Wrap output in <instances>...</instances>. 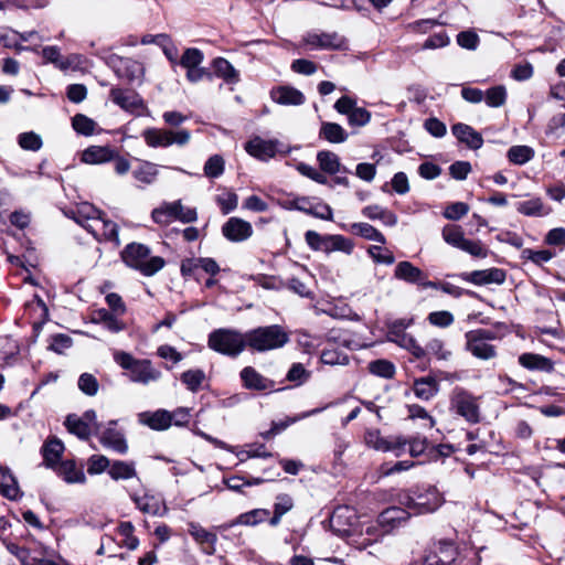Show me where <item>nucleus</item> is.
<instances>
[{"instance_id": "1", "label": "nucleus", "mask_w": 565, "mask_h": 565, "mask_svg": "<svg viewBox=\"0 0 565 565\" xmlns=\"http://www.w3.org/2000/svg\"><path fill=\"white\" fill-rule=\"evenodd\" d=\"M150 248L141 243H129L120 253L126 266L138 270L146 277H151L160 271L166 260L161 256H151Z\"/></svg>"}, {"instance_id": "2", "label": "nucleus", "mask_w": 565, "mask_h": 565, "mask_svg": "<svg viewBox=\"0 0 565 565\" xmlns=\"http://www.w3.org/2000/svg\"><path fill=\"white\" fill-rule=\"evenodd\" d=\"M113 356L121 369L129 372V380L134 383L148 385L161 379V371L156 369L148 359H136L125 351H115Z\"/></svg>"}, {"instance_id": "3", "label": "nucleus", "mask_w": 565, "mask_h": 565, "mask_svg": "<svg viewBox=\"0 0 565 565\" xmlns=\"http://www.w3.org/2000/svg\"><path fill=\"white\" fill-rule=\"evenodd\" d=\"M443 497L433 486L416 487L401 495L399 502L412 514H425L436 511L443 504Z\"/></svg>"}, {"instance_id": "4", "label": "nucleus", "mask_w": 565, "mask_h": 565, "mask_svg": "<svg viewBox=\"0 0 565 565\" xmlns=\"http://www.w3.org/2000/svg\"><path fill=\"white\" fill-rule=\"evenodd\" d=\"M245 334L246 348L257 352L282 348L289 340L287 332L278 324L258 327Z\"/></svg>"}, {"instance_id": "5", "label": "nucleus", "mask_w": 565, "mask_h": 565, "mask_svg": "<svg viewBox=\"0 0 565 565\" xmlns=\"http://www.w3.org/2000/svg\"><path fill=\"white\" fill-rule=\"evenodd\" d=\"M207 345L217 353L236 358L246 348V334L234 329H216L209 334Z\"/></svg>"}, {"instance_id": "6", "label": "nucleus", "mask_w": 565, "mask_h": 565, "mask_svg": "<svg viewBox=\"0 0 565 565\" xmlns=\"http://www.w3.org/2000/svg\"><path fill=\"white\" fill-rule=\"evenodd\" d=\"M146 145L150 148H168L172 145L185 146L191 139V132L186 129L147 128L141 132Z\"/></svg>"}, {"instance_id": "7", "label": "nucleus", "mask_w": 565, "mask_h": 565, "mask_svg": "<svg viewBox=\"0 0 565 565\" xmlns=\"http://www.w3.org/2000/svg\"><path fill=\"white\" fill-rule=\"evenodd\" d=\"M479 398L462 387H455L450 395V408L470 424L481 419Z\"/></svg>"}, {"instance_id": "8", "label": "nucleus", "mask_w": 565, "mask_h": 565, "mask_svg": "<svg viewBox=\"0 0 565 565\" xmlns=\"http://www.w3.org/2000/svg\"><path fill=\"white\" fill-rule=\"evenodd\" d=\"M245 151L259 161H268L277 154L287 156L290 152V147L286 146L278 139H264L259 136H254L245 146Z\"/></svg>"}, {"instance_id": "9", "label": "nucleus", "mask_w": 565, "mask_h": 565, "mask_svg": "<svg viewBox=\"0 0 565 565\" xmlns=\"http://www.w3.org/2000/svg\"><path fill=\"white\" fill-rule=\"evenodd\" d=\"M413 323L412 319H398L388 324L387 339L401 348L409 351L416 359L426 356L424 348L406 332V329Z\"/></svg>"}, {"instance_id": "10", "label": "nucleus", "mask_w": 565, "mask_h": 565, "mask_svg": "<svg viewBox=\"0 0 565 565\" xmlns=\"http://www.w3.org/2000/svg\"><path fill=\"white\" fill-rule=\"evenodd\" d=\"M154 223L160 225L169 224L172 220H178L182 223H192L196 221L198 213L193 207L184 206L181 201L163 203L154 209L151 213Z\"/></svg>"}, {"instance_id": "11", "label": "nucleus", "mask_w": 565, "mask_h": 565, "mask_svg": "<svg viewBox=\"0 0 565 565\" xmlns=\"http://www.w3.org/2000/svg\"><path fill=\"white\" fill-rule=\"evenodd\" d=\"M364 443L369 448L382 452H393L396 457L402 456L406 449V438L404 436L383 437L376 428L365 430Z\"/></svg>"}, {"instance_id": "12", "label": "nucleus", "mask_w": 565, "mask_h": 565, "mask_svg": "<svg viewBox=\"0 0 565 565\" xmlns=\"http://www.w3.org/2000/svg\"><path fill=\"white\" fill-rule=\"evenodd\" d=\"M109 98L114 104L129 114L141 116L147 111L143 99L134 90L113 87L109 92Z\"/></svg>"}, {"instance_id": "13", "label": "nucleus", "mask_w": 565, "mask_h": 565, "mask_svg": "<svg viewBox=\"0 0 565 565\" xmlns=\"http://www.w3.org/2000/svg\"><path fill=\"white\" fill-rule=\"evenodd\" d=\"M302 42L312 50H345L347 40L337 32H307Z\"/></svg>"}, {"instance_id": "14", "label": "nucleus", "mask_w": 565, "mask_h": 565, "mask_svg": "<svg viewBox=\"0 0 565 565\" xmlns=\"http://www.w3.org/2000/svg\"><path fill=\"white\" fill-rule=\"evenodd\" d=\"M457 547L451 540H439L429 547L425 565H450L457 557Z\"/></svg>"}, {"instance_id": "15", "label": "nucleus", "mask_w": 565, "mask_h": 565, "mask_svg": "<svg viewBox=\"0 0 565 565\" xmlns=\"http://www.w3.org/2000/svg\"><path fill=\"white\" fill-rule=\"evenodd\" d=\"M85 230L97 241L104 239L113 242L116 246L120 245L118 225L110 220H106L104 215L100 216L99 220H95V224H85Z\"/></svg>"}, {"instance_id": "16", "label": "nucleus", "mask_w": 565, "mask_h": 565, "mask_svg": "<svg viewBox=\"0 0 565 565\" xmlns=\"http://www.w3.org/2000/svg\"><path fill=\"white\" fill-rule=\"evenodd\" d=\"M108 64L111 65L118 77L129 83L135 82L142 75V66L137 61L124 58L117 55L109 56Z\"/></svg>"}, {"instance_id": "17", "label": "nucleus", "mask_w": 565, "mask_h": 565, "mask_svg": "<svg viewBox=\"0 0 565 565\" xmlns=\"http://www.w3.org/2000/svg\"><path fill=\"white\" fill-rule=\"evenodd\" d=\"M222 234L231 242H244L253 235V226L249 222L233 216L223 224Z\"/></svg>"}, {"instance_id": "18", "label": "nucleus", "mask_w": 565, "mask_h": 565, "mask_svg": "<svg viewBox=\"0 0 565 565\" xmlns=\"http://www.w3.org/2000/svg\"><path fill=\"white\" fill-rule=\"evenodd\" d=\"M460 278L465 281L482 286L489 284L501 285L505 280V273L500 268H489L482 270H473L471 273H462Z\"/></svg>"}, {"instance_id": "19", "label": "nucleus", "mask_w": 565, "mask_h": 565, "mask_svg": "<svg viewBox=\"0 0 565 565\" xmlns=\"http://www.w3.org/2000/svg\"><path fill=\"white\" fill-rule=\"evenodd\" d=\"M412 515L411 511L397 507H391L384 510L377 516V523L383 529V532L388 533L395 527L405 523Z\"/></svg>"}, {"instance_id": "20", "label": "nucleus", "mask_w": 565, "mask_h": 565, "mask_svg": "<svg viewBox=\"0 0 565 565\" xmlns=\"http://www.w3.org/2000/svg\"><path fill=\"white\" fill-rule=\"evenodd\" d=\"M239 377L243 386L253 391H266L274 387V381L265 377L253 366H245L239 372Z\"/></svg>"}, {"instance_id": "21", "label": "nucleus", "mask_w": 565, "mask_h": 565, "mask_svg": "<svg viewBox=\"0 0 565 565\" xmlns=\"http://www.w3.org/2000/svg\"><path fill=\"white\" fill-rule=\"evenodd\" d=\"M295 209L305 212L315 217L331 221L333 213L330 205L323 202L311 203L308 198H297L294 200Z\"/></svg>"}, {"instance_id": "22", "label": "nucleus", "mask_w": 565, "mask_h": 565, "mask_svg": "<svg viewBox=\"0 0 565 565\" xmlns=\"http://www.w3.org/2000/svg\"><path fill=\"white\" fill-rule=\"evenodd\" d=\"M466 350L469 351L475 358L480 360H490L497 356V349L494 345L483 341L473 334L466 332Z\"/></svg>"}, {"instance_id": "23", "label": "nucleus", "mask_w": 565, "mask_h": 565, "mask_svg": "<svg viewBox=\"0 0 565 565\" xmlns=\"http://www.w3.org/2000/svg\"><path fill=\"white\" fill-rule=\"evenodd\" d=\"M317 161L321 172L324 174L335 175L338 173L348 174L350 170L342 166L337 153L330 150H321L317 153Z\"/></svg>"}, {"instance_id": "24", "label": "nucleus", "mask_w": 565, "mask_h": 565, "mask_svg": "<svg viewBox=\"0 0 565 565\" xmlns=\"http://www.w3.org/2000/svg\"><path fill=\"white\" fill-rule=\"evenodd\" d=\"M271 99L285 106H300L305 103V95L291 86H279L270 92Z\"/></svg>"}, {"instance_id": "25", "label": "nucleus", "mask_w": 565, "mask_h": 565, "mask_svg": "<svg viewBox=\"0 0 565 565\" xmlns=\"http://www.w3.org/2000/svg\"><path fill=\"white\" fill-rule=\"evenodd\" d=\"M64 444L56 437L49 438L41 448V454L43 456V463L47 468L54 469L62 461V455L64 452Z\"/></svg>"}, {"instance_id": "26", "label": "nucleus", "mask_w": 565, "mask_h": 565, "mask_svg": "<svg viewBox=\"0 0 565 565\" xmlns=\"http://www.w3.org/2000/svg\"><path fill=\"white\" fill-rule=\"evenodd\" d=\"M189 533L200 544L202 552L207 555L215 553V544L217 542L216 534L209 532L198 523L189 524Z\"/></svg>"}, {"instance_id": "27", "label": "nucleus", "mask_w": 565, "mask_h": 565, "mask_svg": "<svg viewBox=\"0 0 565 565\" xmlns=\"http://www.w3.org/2000/svg\"><path fill=\"white\" fill-rule=\"evenodd\" d=\"M116 158V151L108 146H90L82 152L81 160L87 164H102Z\"/></svg>"}, {"instance_id": "28", "label": "nucleus", "mask_w": 565, "mask_h": 565, "mask_svg": "<svg viewBox=\"0 0 565 565\" xmlns=\"http://www.w3.org/2000/svg\"><path fill=\"white\" fill-rule=\"evenodd\" d=\"M452 135L460 141L466 143L470 149H479L483 145L482 136L472 127L458 122L451 127Z\"/></svg>"}, {"instance_id": "29", "label": "nucleus", "mask_w": 565, "mask_h": 565, "mask_svg": "<svg viewBox=\"0 0 565 565\" xmlns=\"http://www.w3.org/2000/svg\"><path fill=\"white\" fill-rule=\"evenodd\" d=\"M349 134L345 129L331 121H322L319 129V138L330 143H343L348 140Z\"/></svg>"}, {"instance_id": "30", "label": "nucleus", "mask_w": 565, "mask_h": 565, "mask_svg": "<svg viewBox=\"0 0 565 565\" xmlns=\"http://www.w3.org/2000/svg\"><path fill=\"white\" fill-rule=\"evenodd\" d=\"M519 363L530 371L552 372L554 370L553 362L541 354L523 353L519 356Z\"/></svg>"}, {"instance_id": "31", "label": "nucleus", "mask_w": 565, "mask_h": 565, "mask_svg": "<svg viewBox=\"0 0 565 565\" xmlns=\"http://www.w3.org/2000/svg\"><path fill=\"white\" fill-rule=\"evenodd\" d=\"M140 422L151 429L166 430L171 426L170 412L166 409H158L153 413L146 412L140 414Z\"/></svg>"}, {"instance_id": "32", "label": "nucleus", "mask_w": 565, "mask_h": 565, "mask_svg": "<svg viewBox=\"0 0 565 565\" xmlns=\"http://www.w3.org/2000/svg\"><path fill=\"white\" fill-rule=\"evenodd\" d=\"M212 67L217 77L227 84H237L239 82L238 71L224 57H216L212 62Z\"/></svg>"}, {"instance_id": "33", "label": "nucleus", "mask_w": 565, "mask_h": 565, "mask_svg": "<svg viewBox=\"0 0 565 565\" xmlns=\"http://www.w3.org/2000/svg\"><path fill=\"white\" fill-rule=\"evenodd\" d=\"M100 443L105 447L111 448L114 451L118 454H126L128 450V446L124 437V434L111 427L106 428L103 431L100 436Z\"/></svg>"}, {"instance_id": "34", "label": "nucleus", "mask_w": 565, "mask_h": 565, "mask_svg": "<svg viewBox=\"0 0 565 565\" xmlns=\"http://www.w3.org/2000/svg\"><path fill=\"white\" fill-rule=\"evenodd\" d=\"M394 276L397 279L417 285L425 278V274L418 267L414 266L411 262L407 260L399 262L396 265Z\"/></svg>"}, {"instance_id": "35", "label": "nucleus", "mask_w": 565, "mask_h": 565, "mask_svg": "<svg viewBox=\"0 0 565 565\" xmlns=\"http://www.w3.org/2000/svg\"><path fill=\"white\" fill-rule=\"evenodd\" d=\"M413 391L418 398L429 401L438 393L439 385L431 376L420 377L414 381Z\"/></svg>"}, {"instance_id": "36", "label": "nucleus", "mask_w": 565, "mask_h": 565, "mask_svg": "<svg viewBox=\"0 0 565 565\" xmlns=\"http://www.w3.org/2000/svg\"><path fill=\"white\" fill-rule=\"evenodd\" d=\"M54 470L67 483H84L86 481L83 470L78 469L73 460L62 461Z\"/></svg>"}, {"instance_id": "37", "label": "nucleus", "mask_w": 565, "mask_h": 565, "mask_svg": "<svg viewBox=\"0 0 565 565\" xmlns=\"http://www.w3.org/2000/svg\"><path fill=\"white\" fill-rule=\"evenodd\" d=\"M108 475L115 481L135 478L137 476L135 462L115 460L110 463Z\"/></svg>"}, {"instance_id": "38", "label": "nucleus", "mask_w": 565, "mask_h": 565, "mask_svg": "<svg viewBox=\"0 0 565 565\" xmlns=\"http://www.w3.org/2000/svg\"><path fill=\"white\" fill-rule=\"evenodd\" d=\"M64 425L71 434L84 440L88 439L92 431L94 430L88 422L81 419L79 416L75 414L68 415Z\"/></svg>"}, {"instance_id": "39", "label": "nucleus", "mask_w": 565, "mask_h": 565, "mask_svg": "<svg viewBox=\"0 0 565 565\" xmlns=\"http://www.w3.org/2000/svg\"><path fill=\"white\" fill-rule=\"evenodd\" d=\"M353 247L354 245L351 239L342 235H327L320 252L331 253L339 250L350 255L353 250Z\"/></svg>"}, {"instance_id": "40", "label": "nucleus", "mask_w": 565, "mask_h": 565, "mask_svg": "<svg viewBox=\"0 0 565 565\" xmlns=\"http://www.w3.org/2000/svg\"><path fill=\"white\" fill-rule=\"evenodd\" d=\"M94 321L102 323L105 329L117 333L125 329V323L117 318V315L107 309H98L95 311Z\"/></svg>"}, {"instance_id": "41", "label": "nucleus", "mask_w": 565, "mask_h": 565, "mask_svg": "<svg viewBox=\"0 0 565 565\" xmlns=\"http://www.w3.org/2000/svg\"><path fill=\"white\" fill-rule=\"evenodd\" d=\"M134 501L137 508L143 513L152 514V515H162L167 510L166 507L162 505L160 499L154 495L145 494L142 497H135Z\"/></svg>"}, {"instance_id": "42", "label": "nucleus", "mask_w": 565, "mask_h": 565, "mask_svg": "<svg viewBox=\"0 0 565 565\" xmlns=\"http://www.w3.org/2000/svg\"><path fill=\"white\" fill-rule=\"evenodd\" d=\"M73 214L74 221L82 225L84 228L85 224H95V220H99L100 216L105 215L104 212L89 203L81 204Z\"/></svg>"}, {"instance_id": "43", "label": "nucleus", "mask_w": 565, "mask_h": 565, "mask_svg": "<svg viewBox=\"0 0 565 565\" xmlns=\"http://www.w3.org/2000/svg\"><path fill=\"white\" fill-rule=\"evenodd\" d=\"M19 492L15 478L8 469L0 467V493L10 500H14L19 497Z\"/></svg>"}, {"instance_id": "44", "label": "nucleus", "mask_w": 565, "mask_h": 565, "mask_svg": "<svg viewBox=\"0 0 565 565\" xmlns=\"http://www.w3.org/2000/svg\"><path fill=\"white\" fill-rule=\"evenodd\" d=\"M158 174V166L150 161H140V164L132 171L134 178L143 184H152Z\"/></svg>"}, {"instance_id": "45", "label": "nucleus", "mask_w": 565, "mask_h": 565, "mask_svg": "<svg viewBox=\"0 0 565 565\" xmlns=\"http://www.w3.org/2000/svg\"><path fill=\"white\" fill-rule=\"evenodd\" d=\"M350 231L369 241H374L380 244H385L386 242L384 235L369 223H353Z\"/></svg>"}, {"instance_id": "46", "label": "nucleus", "mask_w": 565, "mask_h": 565, "mask_svg": "<svg viewBox=\"0 0 565 565\" xmlns=\"http://www.w3.org/2000/svg\"><path fill=\"white\" fill-rule=\"evenodd\" d=\"M269 514L270 512L266 509H255L238 515L237 519L231 523V526L236 524L254 526L265 521Z\"/></svg>"}, {"instance_id": "47", "label": "nucleus", "mask_w": 565, "mask_h": 565, "mask_svg": "<svg viewBox=\"0 0 565 565\" xmlns=\"http://www.w3.org/2000/svg\"><path fill=\"white\" fill-rule=\"evenodd\" d=\"M516 211L526 216H543L548 214L540 198L522 201L516 204Z\"/></svg>"}, {"instance_id": "48", "label": "nucleus", "mask_w": 565, "mask_h": 565, "mask_svg": "<svg viewBox=\"0 0 565 565\" xmlns=\"http://www.w3.org/2000/svg\"><path fill=\"white\" fill-rule=\"evenodd\" d=\"M320 359L322 363L329 365H347L349 363V355L333 345L323 349Z\"/></svg>"}, {"instance_id": "49", "label": "nucleus", "mask_w": 565, "mask_h": 565, "mask_svg": "<svg viewBox=\"0 0 565 565\" xmlns=\"http://www.w3.org/2000/svg\"><path fill=\"white\" fill-rule=\"evenodd\" d=\"M180 380L189 391L195 393L205 381V373L200 369L188 370L181 374Z\"/></svg>"}, {"instance_id": "50", "label": "nucleus", "mask_w": 565, "mask_h": 565, "mask_svg": "<svg viewBox=\"0 0 565 565\" xmlns=\"http://www.w3.org/2000/svg\"><path fill=\"white\" fill-rule=\"evenodd\" d=\"M444 241L455 248H459L465 241V233L459 225L447 224L441 232Z\"/></svg>"}, {"instance_id": "51", "label": "nucleus", "mask_w": 565, "mask_h": 565, "mask_svg": "<svg viewBox=\"0 0 565 565\" xmlns=\"http://www.w3.org/2000/svg\"><path fill=\"white\" fill-rule=\"evenodd\" d=\"M534 157V150L529 146H513L508 150V159L514 164H524Z\"/></svg>"}, {"instance_id": "52", "label": "nucleus", "mask_w": 565, "mask_h": 565, "mask_svg": "<svg viewBox=\"0 0 565 565\" xmlns=\"http://www.w3.org/2000/svg\"><path fill=\"white\" fill-rule=\"evenodd\" d=\"M483 100L489 107H501L507 102V89L503 85L490 87L486 93Z\"/></svg>"}, {"instance_id": "53", "label": "nucleus", "mask_w": 565, "mask_h": 565, "mask_svg": "<svg viewBox=\"0 0 565 565\" xmlns=\"http://www.w3.org/2000/svg\"><path fill=\"white\" fill-rule=\"evenodd\" d=\"M369 371L383 379H392L395 374V366L387 360H375L369 364Z\"/></svg>"}, {"instance_id": "54", "label": "nucleus", "mask_w": 565, "mask_h": 565, "mask_svg": "<svg viewBox=\"0 0 565 565\" xmlns=\"http://www.w3.org/2000/svg\"><path fill=\"white\" fill-rule=\"evenodd\" d=\"M72 126L76 132L90 136L95 131L96 122L83 114H77L72 119Z\"/></svg>"}, {"instance_id": "55", "label": "nucleus", "mask_w": 565, "mask_h": 565, "mask_svg": "<svg viewBox=\"0 0 565 565\" xmlns=\"http://www.w3.org/2000/svg\"><path fill=\"white\" fill-rule=\"evenodd\" d=\"M18 34L19 32L13 29L0 26V44L8 49H15L17 51L28 50V47L20 45Z\"/></svg>"}, {"instance_id": "56", "label": "nucleus", "mask_w": 565, "mask_h": 565, "mask_svg": "<svg viewBox=\"0 0 565 565\" xmlns=\"http://www.w3.org/2000/svg\"><path fill=\"white\" fill-rule=\"evenodd\" d=\"M203 60L204 55L201 50L196 47H189L183 52L179 63L182 67L188 70L200 66Z\"/></svg>"}, {"instance_id": "57", "label": "nucleus", "mask_w": 565, "mask_h": 565, "mask_svg": "<svg viewBox=\"0 0 565 565\" xmlns=\"http://www.w3.org/2000/svg\"><path fill=\"white\" fill-rule=\"evenodd\" d=\"M224 159L218 154H214L205 162L203 168L204 174L211 179L218 178L224 172Z\"/></svg>"}, {"instance_id": "58", "label": "nucleus", "mask_w": 565, "mask_h": 565, "mask_svg": "<svg viewBox=\"0 0 565 565\" xmlns=\"http://www.w3.org/2000/svg\"><path fill=\"white\" fill-rule=\"evenodd\" d=\"M78 388L87 396H95L99 390L97 379L90 373H83L78 377Z\"/></svg>"}, {"instance_id": "59", "label": "nucleus", "mask_w": 565, "mask_h": 565, "mask_svg": "<svg viewBox=\"0 0 565 565\" xmlns=\"http://www.w3.org/2000/svg\"><path fill=\"white\" fill-rule=\"evenodd\" d=\"M18 143L24 150L38 151L42 147V139L38 134L28 131L19 135Z\"/></svg>"}, {"instance_id": "60", "label": "nucleus", "mask_w": 565, "mask_h": 565, "mask_svg": "<svg viewBox=\"0 0 565 565\" xmlns=\"http://www.w3.org/2000/svg\"><path fill=\"white\" fill-rule=\"evenodd\" d=\"M3 544L8 552L14 555L22 565H35V559L30 557L28 548L19 546L18 544L7 540H3Z\"/></svg>"}, {"instance_id": "61", "label": "nucleus", "mask_w": 565, "mask_h": 565, "mask_svg": "<svg viewBox=\"0 0 565 565\" xmlns=\"http://www.w3.org/2000/svg\"><path fill=\"white\" fill-rule=\"evenodd\" d=\"M310 375H311L310 371H308L303 366V364L292 363L287 375H286V379L289 382L296 383V385H301L309 380Z\"/></svg>"}, {"instance_id": "62", "label": "nucleus", "mask_w": 565, "mask_h": 565, "mask_svg": "<svg viewBox=\"0 0 565 565\" xmlns=\"http://www.w3.org/2000/svg\"><path fill=\"white\" fill-rule=\"evenodd\" d=\"M110 468V461L106 456L93 455L87 460V472L89 475H99Z\"/></svg>"}, {"instance_id": "63", "label": "nucleus", "mask_w": 565, "mask_h": 565, "mask_svg": "<svg viewBox=\"0 0 565 565\" xmlns=\"http://www.w3.org/2000/svg\"><path fill=\"white\" fill-rule=\"evenodd\" d=\"M430 324L438 328H447L454 323V315L447 310L430 312L427 317Z\"/></svg>"}, {"instance_id": "64", "label": "nucleus", "mask_w": 565, "mask_h": 565, "mask_svg": "<svg viewBox=\"0 0 565 565\" xmlns=\"http://www.w3.org/2000/svg\"><path fill=\"white\" fill-rule=\"evenodd\" d=\"M469 212V205L465 202H455L449 204L443 215L447 220L458 221L462 218Z\"/></svg>"}]
</instances>
